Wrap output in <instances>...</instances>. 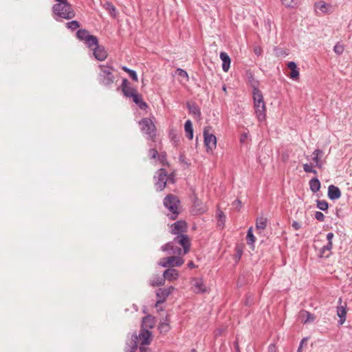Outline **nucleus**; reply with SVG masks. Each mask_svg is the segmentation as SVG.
Returning <instances> with one entry per match:
<instances>
[{"label": "nucleus", "instance_id": "1", "mask_svg": "<svg viewBox=\"0 0 352 352\" xmlns=\"http://www.w3.org/2000/svg\"><path fill=\"white\" fill-rule=\"evenodd\" d=\"M190 239L187 235L177 236L173 241L162 247L163 251H168L170 254L179 256L188 252Z\"/></svg>", "mask_w": 352, "mask_h": 352}, {"label": "nucleus", "instance_id": "2", "mask_svg": "<svg viewBox=\"0 0 352 352\" xmlns=\"http://www.w3.org/2000/svg\"><path fill=\"white\" fill-rule=\"evenodd\" d=\"M100 72L98 75V80L103 86H110L114 82V76L112 74L113 68L108 65H100Z\"/></svg>", "mask_w": 352, "mask_h": 352}, {"label": "nucleus", "instance_id": "3", "mask_svg": "<svg viewBox=\"0 0 352 352\" xmlns=\"http://www.w3.org/2000/svg\"><path fill=\"white\" fill-rule=\"evenodd\" d=\"M54 12L61 18L70 19L74 17L75 13L67 1L58 3L53 7Z\"/></svg>", "mask_w": 352, "mask_h": 352}, {"label": "nucleus", "instance_id": "4", "mask_svg": "<svg viewBox=\"0 0 352 352\" xmlns=\"http://www.w3.org/2000/svg\"><path fill=\"white\" fill-rule=\"evenodd\" d=\"M204 142L208 153L212 152L217 146V138L211 126H206L204 130Z\"/></svg>", "mask_w": 352, "mask_h": 352}, {"label": "nucleus", "instance_id": "5", "mask_svg": "<svg viewBox=\"0 0 352 352\" xmlns=\"http://www.w3.org/2000/svg\"><path fill=\"white\" fill-rule=\"evenodd\" d=\"M141 131L148 135L151 139L155 138L156 127L153 121L150 118H144L139 122Z\"/></svg>", "mask_w": 352, "mask_h": 352}, {"label": "nucleus", "instance_id": "6", "mask_svg": "<svg viewBox=\"0 0 352 352\" xmlns=\"http://www.w3.org/2000/svg\"><path fill=\"white\" fill-rule=\"evenodd\" d=\"M164 204L175 217H172L173 219H175L176 214H178V209L179 206V201L178 198L173 195H167L164 200Z\"/></svg>", "mask_w": 352, "mask_h": 352}, {"label": "nucleus", "instance_id": "7", "mask_svg": "<svg viewBox=\"0 0 352 352\" xmlns=\"http://www.w3.org/2000/svg\"><path fill=\"white\" fill-rule=\"evenodd\" d=\"M184 260L177 256H172L166 258L160 259L159 265L166 267H179L183 265Z\"/></svg>", "mask_w": 352, "mask_h": 352}, {"label": "nucleus", "instance_id": "8", "mask_svg": "<svg viewBox=\"0 0 352 352\" xmlns=\"http://www.w3.org/2000/svg\"><path fill=\"white\" fill-rule=\"evenodd\" d=\"M157 181L155 183V187L157 191H162L166 185L168 181L167 172L164 168H160L156 173Z\"/></svg>", "mask_w": 352, "mask_h": 352}, {"label": "nucleus", "instance_id": "9", "mask_svg": "<svg viewBox=\"0 0 352 352\" xmlns=\"http://www.w3.org/2000/svg\"><path fill=\"white\" fill-rule=\"evenodd\" d=\"M186 232L187 224L184 221H177L171 226V232L174 234L185 235L184 233Z\"/></svg>", "mask_w": 352, "mask_h": 352}, {"label": "nucleus", "instance_id": "10", "mask_svg": "<svg viewBox=\"0 0 352 352\" xmlns=\"http://www.w3.org/2000/svg\"><path fill=\"white\" fill-rule=\"evenodd\" d=\"M142 345H148L152 340V333L148 329H142L138 337H135Z\"/></svg>", "mask_w": 352, "mask_h": 352}, {"label": "nucleus", "instance_id": "11", "mask_svg": "<svg viewBox=\"0 0 352 352\" xmlns=\"http://www.w3.org/2000/svg\"><path fill=\"white\" fill-rule=\"evenodd\" d=\"M174 287L170 286L167 288H160L157 291L156 295L159 298L157 301L156 305L165 301L166 298L172 293L174 290Z\"/></svg>", "mask_w": 352, "mask_h": 352}, {"label": "nucleus", "instance_id": "12", "mask_svg": "<svg viewBox=\"0 0 352 352\" xmlns=\"http://www.w3.org/2000/svg\"><path fill=\"white\" fill-rule=\"evenodd\" d=\"M165 280L173 281L179 278V272L174 268H169L166 270L163 273Z\"/></svg>", "mask_w": 352, "mask_h": 352}, {"label": "nucleus", "instance_id": "13", "mask_svg": "<svg viewBox=\"0 0 352 352\" xmlns=\"http://www.w3.org/2000/svg\"><path fill=\"white\" fill-rule=\"evenodd\" d=\"M94 55L98 60H104L107 57V52L104 48L99 45L98 47L93 48Z\"/></svg>", "mask_w": 352, "mask_h": 352}, {"label": "nucleus", "instance_id": "14", "mask_svg": "<svg viewBox=\"0 0 352 352\" xmlns=\"http://www.w3.org/2000/svg\"><path fill=\"white\" fill-rule=\"evenodd\" d=\"M341 191L338 187L334 185H330L328 188L327 195L331 200H336L341 197Z\"/></svg>", "mask_w": 352, "mask_h": 352}, {"label": "nucleus", "instance_id": "15", "mask_svg": "<svg viewBox=\"0 0 352 352\" xmlns=\"http://www.w3.org/2000/svg\"><path fill=\"white\" fill-rule=\"evenodd\" d=\"M287 67L291 70L288 76L293 80L298 79L300 74L296 63L294 61H290L287 64Z\"/></svg>", "mask_w": 352, "mask_h": 352}, {"label": "nucleus", "instance_id": "16", "mask_svg": "<svg viewBox=\"0 0 352 352\" xmlns=\"http://www.w3.org/2000/svg\"><path fill=\"white\" fill-rule=\"evenodd\" d=\"M257 118L262 121L265 119V104H254Z\"/></svg>", "mask_w": 352, "mask_h": 352}, {"label": "nucleus", "instance_id": "17", "mask_svg": "<svg viewBox=\"0 0 352 352\" xmlns=\"http://www.w3.org/2000/svg\"><path fill=\"white\" fill-rule=\"evenodd\" d=\"M299 318L301 320V322L304 324L312 322L315 320L314 315L306 310H302L300 311Z\"/></svg>", "mask_w": 352, "mask_h": 352}, {"label": "nucleus", "instance_id": "18", "mask_svg": "<svg viewBox=\"0 0 352 352\" xmlns=\"http://www.w3.org/2000/svg\"><path fill=\"white\" fill-rule=\"evenodd\" d=\"M126 82L127 80L124 79L122 82V91L126 97L133 98L138 94V91L131 87L127 86Z\"/></svg>", "mask_w": 352, "mask_h": 352}, {"label": "nucleus", "instance_id": "19", "mask_svg": "<svg viewBox=\"0 0 352 352\" xmlns=\"http://www.w3.org/2000/svg\"><path fill=\"white\" fill-rule=\"evenodd\" d=\"M337 316L339 317L338 324L342 325L346 320V305H340L337 307Z\"/></svg>", "mask_w": 352, "mask_h": 352}, {"label": "nucleus", "instance_id": "20", "mask_svg": "<svg viewBox=\"0 0 352 352\" xmlns=\"http://www.w3.org/2000/svg\"><path fill=\"white\" fill-rule=\"evenodd\" d=\"M220 58L221 59L222 63V69L224 72H228L230 69L231 59L227 53L224 52H221L220 53Z\"/></svg>", "mask_w": 352, "mask_h": 352}, {"label": "nucleus", "instance_id": "21", "mask_svg": "<svg viewBox=\"0 0 352 352\" xmlns=\"http://www.w3.org/2000/svg\"><path fill=\"white\" fill-rule=\"evenodd\" d=\"M155 324V318L151 316H147L143 318L142 329H153Z\"/></svg>", "mask_w": 352, "mask_h": 352}, {"label": "nucleus", "instance_id": "22", "mask_svg": "<svg viewBox=\"0 0 352 352\" xmlns=\"http://www.w3.org/2000/svg\"><path fill=\"white\" fill-rule=\"evenodd\" d=\"M170 319L168 316H166L165 318H164L162 320V321H161V322L159 324V327H158V329L160 331V333H167L170 329Z\"/></svg>", "mask_w": 352, "mask_h": 352}, {"label": "nucleus", "instance_id": "23", "mask_svg": "<svg viewBox=\"0 0 352 352\" xmlns=\"http://www.w3.org/2000/svg\"><path fill=\"white\" fill-rule=\"evenodd\" d=\"M165 282L164 276L156 275L150 280V285L153 287L162 286L165 284Z\"/></svg>", "mask_w": 352, "mask_h": 352}, {"label": "nucleus", "instance_id": "24", "mask_svg": "<svg viewBox=\"0 0 352 352\" xmlns=\"http://www.w3.org/2000/svg\"><path fill=\"white\" fill-rule=\"evenodd\" d=\"M309 184L310 190L314 193L319 191L321 186L320 182L317 177L311 179L309 182Z\"/></svg>", "mask_w": 352, "mask_h": 352}, {"label": "nucleus", "instance_id": "25", "mask_svg": "<svg viewBox=\"0 0 352 352\" xmlns=\"http://www.w3.org/2000/svg\"><path fill=\"white\" fill-rule=\"evenodd\" d=\"M184 131L186 133V136L189 140H192L193 138V129L192 124L190 120H186V122H185Z\"/></svg>", "mask_w": 352, "mask_h": 352}, {"label": "nucleus", "instance_id": "26", "mask_svg": "<svg viewBox=\"0 0 352 352\" xmlns=\"http://www.w3.org/2000/svg\"><path fill=\"white\" fill-rule=\"evenodd\" d=\"M315 9L321 11L322 13L329 12L331 6L324 1H319L315 3Z\"/></svg>", "mask_w": 352, "mask_h": 352}, {"label": "nucleus", "instance_id": "27", "mask_svg": "<svg viewBox=\"0 0 352 352\" xmlns=\"http://www.w3.org/2000/svg\"><path fill=\"white\" fill-rule=\"evenodd\" d=\"M254 104L265 103L263 100V96L262 92L258 89H254L252 91Z\"/></svg>", "mask_w": 352, "mask_h": 352}, {"label": "nucleus", "instance_id": "28", "mask_svg": "<svg viewBox=\"0 0 352 352\" xmlns=\"http://www.w3.org/2000/svg\"><path fill=\"white\" fill-rule=\"evenodd\" d=\"M103 8L109 12V14L113 16V18H116L117 16V10L116 7L110 2L106 1L103 4Z\"/></svg>", "mask_w": 352, "mask_h": 352}, {"label": "nucleus", "instance_id": "29", "mask_svg": "<svg viewBox=\"0 0 352 352\" xmlns=\"http://www.w3.org/2000/svg\"><path fill=\"white\" fill-rule=\"evenodd\" d=\"M133 101L141 109H145L147 107V104L143 101L142 97L140 94H137L134 97L132 98Z\"/></svg>", "mask_w": 352, "mask_h": 352}, {"label": "nucleus", "instance_id": "30", "mask_svg": "<svg viewBox=\"0 0 352 352\" xmlns=\"http://www.w3.org/2000/svg\"><path fill=\"white\" fill-rule=\"evenodd\" d=\"M217 225L219 227L223 228L226 219V216L223 213L222 210L218 209L217 211Z\"/></svg>", "mask_w": 352, "mask_h": 352}, {"label": "nucleus", "instance_id": "31", "mask_svg": "<svg viewBox=\"0 0 352 352\" xmlns=\"http://www.w3.org/2000/svg\"><path fill=\"white\" fill-rule=\"evenodd\" d=\"M76 36L78 39L81 41H84L85 43L87 42L88 39L90 38V37L92 36L89 34V32L86 30H79L77 33Z\"/></svg>", "mask_w": 352, "mask_h": 352}, {"label": "nucleus", "instance_id": "32", "mask_svg": "<svg viewBox=\"0 0 352 352\" xmlns=\"http://www.w3.org/2000/svg\"><path fill=\"white\" fill-rule=\"evenodd\" d=\"M267 223V220L263 217H258L256 220V228L258 230H264Z\"/></svg>", "mask_w": 352, "mask_h": 352}, {"label": "nucleus", "instance_id": "33", "mask_svg": "<svg viewBox=\"0 0 352 352\" xmlns=\"http://www.w3.org/2000/svg\"><path fill=\"white\" fill-rule=\"evenodd\" d=\"M85 44L88 47L93 50V48L98 47V38L96 36L92 35L90 38L85 42Z\"/></svg>", "mask_w": 352, "mask_h": 352}, {"label": "nucleus", "instance_id": "34", "mask_svg": "<svg viewBox=\"0 0 352 352\" xmlns=\"http://www.w3.org/2000/svg\"><path fill=\"white\" fill-rule=\"evenodd\" d=\"M248 82L252 87L253 90L258 89L259 82L258 80L254 78L253 74H252L251 73L248 74Z\"/></svg>", "mask_w": 352, "mask_h": 352}, {"label": "nucleus", "instance_id": "35", "mask_svg": "<svg viewBox=\"0 0 352 352\" xmlns=\"http://www.w3.org/2000/svg\"><path fill=\"white\" fill-rule=\"evenodd\" d=\"M332 247H333V244H331L330 243H327V244L324 246H323L320 250V255L319 256L320 257H329V254L327 255H324V253L326 251H330L331 249H332Z\"/></svg>", "mask_w": 352, "mask_h": 352}, {"label": "nucleus", "instance_id": "36", "mask_svg": "<svg viewBox=\"0 0 352 352\" xmlns=\"http://www.w3.org/2000/svg\"><path fill=\"white\" fill-rule=\"evenodd\" d=\"M316 206H317L318 208H319L320 210H321L322 211L327 210V209L329 208V204L325 200L318 199L316 201Z\"/></svg>", "mask_w": 352, "mask_h": 352}, {"label": "nucleus", "instance_id": "37", "mask_svg": "<svg viewBox=\"0 0 352 352\" xmlns=\"http://www.w3.org/2000/svg\"><path fill=\"white\" fill-rule=\"evenodd\" d=\"M282 3L287 8H294L296 6L300 0H280Z\"/></svg>", "mask_w": 352, "mask_h": 352}, {"label": "nucleus", "instance_id": "38", "mask_svg": "<svg viewBox=\"0 0 352 352\" xmlns=\"http://www.w3.org/2000/svg\"><path fill=\"white\" fill-rule=\"evenodd\" d=\"M246 239H247V243L248 244H253L256 240V238L255 236H254L253 234V232H252V228L250 227L248 230V233H247V236H246Z\"/></svg>", "mask_w": 352, "mask_h": 352}, {"label": "nucleus", "instance_id": "39", "mask_svg": "<svg viewBox=\"0 0 352 352\" xmlns=\"http://www.w3.org/2000/svg\"><path fill=\"white\" fill-rule=\"evenodd\" d=\"M137 348V341L131 340L129 346L125 347L124 352H134Z\"/></svg>", "mask_w": 352, "mask_h": 352}, {"label": "nucleus", "instance_id": "40", "mask_svg": "<svg viewBox=\"0 0 352 352\" xmlns=\"http://www.w3.org/2000/svg\"><path fill=\"white\" fill-rule=\"evenodd\" d=\"M334 52L340 55L344 52V46L341 45L340 43H336V45L333 47Z\"/></svg>", "mask_w": 352, "mask_h": 352}, {"label": "nucleus", "instance_id": "41", "mask_svg": "<svg viewBox=\"0 0 352 352\" xmlns=\"http://www.w3.org/2000/svg\"><path fill=\"white\" fill-rule=\"evenodd\" d=\"M175 74L181 78V80L184 78H188V74L186 72L182 69H177Z\"/></svg>", "mask_w": 352, "mask_h": 352}, {"label": "nucleus", "instance_id": "42", "mask_svg": "<svg viewBox=\"0 0 352 352\" xmlns=\"http://www.w3.org/2000/svg\"><path fill=\"white\" fill-rule=\"evenodd\" d=\"M80 26L79 23L76 21H72L67 23V27L72 30H76Z\"/></svg>", "mask_w": 352, "mask_h": 352}, {"label": "nucleus", "instance_id": "43", "mask_svg": "<svg viewBox=\"0 0 352 352\" xmlns=\"http://www.w3.org/2000/svg\"><path fill=\"white\" fill-rule=\"evenodd\" d=\"M314 217L316 220L322 222L324 220V215L322 212L317 211L315 212Z\"/></svg>", "mask_w": 352, "mask_h": 352}, {"label": "nucleus", "instance_id": "44", "mask_svg": "<svg viewBox=\"0 0 352 352\" xmlns=\"http://www.w3.org/2000/svg\"><path fill=\"white\" fill-rule=\"evenodd\" d=\"M158 155H159V154H158V152L157 150L151 148L148 151V156L151 158L156 159V158H157Z\"/></svg>", "mask_w": 352, "mask_h": 352}, {"label": "nucleus", "instance_id": "45", "mask_svg": "<svg viewBox=\"0 0 352 352\" xmlns=\"http://www.w3.org/2000/svg\"><path fill=\"white\" fill-rule=\"evenodd\" d=\"M157 160L160 162L162 166L168 165L166 156L164 155H159Z\"/></svg>", "mask_w": 352, "mask_h": 352}, {"label": "nucleus", "instance_id": "46", "mask_svg": "<svg viewBox=\"0 0 352 352\" xmlns=\"http://www.w3.org/2000/svg\"><path fill=\"white\" fill-rule=\"evenodd\" d=\"M232 206L236 210H239L241 206V202L240 200L236 199L234 201H233Z\"/></svg>", "mask_w": 352, "mask_h": 352}, {"label": "nucleus", "instance_id": "47", "mask_svg": "<svg viewBox=\"0 0 352 352\" xmlns=\"http://www.w3.org/2000/svg\"><path fill=\"white\" fill-rule=\"evenodd\" d=\"M312 168H313V167L310 164H303V170L306 173H309V172L312 171Z\"/></svg>", "mask_w": 352, "mask_h": 352}, {"label": "nucleus", "instance_id": "48", "mask_svg": "<svg viewBox=\"0 0 352 352\" xmlns=\"http://www.w3.org/2000/svg\"><path fill=\"white\" fill-rule=\"evenodd\" d=\"M129 76L135 81H138V76L136 74V72L133 70H131L129 74Z\"/></svg>", "mask_w": 352, "mask_h": 352}, {"label": "nucleus", "instance_id": "49", "mask_svg": "<svg viewBox=\"0 0 352 352\" xmlns=\"http://www.w3.org/2000/svg\"><path fill=\"white\" fill-rule=\"evenodd\" d=\"M292 226L295 230H298L301 228V224L296 221H294L292 223Z\"/></svg>", "mask_w": 352, "mask_h": 352}, {"label": "nucleus", "instance_id": "50", "mask_svg": "<svg viewBox=\"0 0 352 352\" xmlns=\"http://www.w3.org/2000/svg\"><path fill=\"white\" fill-rule=\"evenodd\" d=\"M208 210V207L206 205L199 204V214L205 213Z\"/></svg>", "mask_w": 352, "mask_h": 352}, {"label": "nucleus", "instance_id": "51", "mask_svg": "<svg viewBox=\"0 0 352 352\" xmlns=\"http://www.w3.org/2000/svg\"><path fill=\"white\" fill-rule=\"evenodd\" d=\"M323 154V151L320 149H316L313 153H312V155H316L318 156V157H320V156Z\"/></svg>", "mask_w": 352, "mask_h": 352}, {"label": "nucleus", "instance_id": "52", "mask_svg": "<svg viewBox=\"0 0 352 352\" xmlns=\"http://www.w3.org/2000/svg\"><path fill=\"white\" fill-rule=\"evenodd\" d=\"M199 294L200 293H204L207 292L206 287L202 284V283L199 280Z\"/></svg>", "mask_w": 352, "mask_h": 352}, {"label": "nucleus", "instance_id": "53", "mask_svg": "<svg viewBox=\"0 0 352 352\" xmlns=\"http://www.w3.org/2000/svg\"><path fill=\"white\" fill-rule=\"evenodd\" d=\"M334 236V234L333 232H329L327 233V239L328 241V243H330L331 244H333L332 243V239L333 238Z\"/></svg>", "mask_w": 352, "mask_h": 352}, {"label": "nucleus", "instance_id": "54", "mask_svg": "<svg viewBox=\"0 0 352 352\" xmlns=\"http://www.w3.org/2000/svg\"><path fill=\"white\" fill-rule=\"evenodd\" d=\"M140 352H148V349L146 346H140Z\"/></svg>", "mask_w": 352, "mask_h": 352}, {"label": "nucleus", "instance_id": "55", "mask_svg": "<svg viewBox=\"0 0 352 352\" xmlns=\"http://www.w3.org/2000/svg\"><path fill=\"white\" fill-rule=\"evenodd\" d=\"M313 161H314L316 162V164H318V162H320V157H318V156H315V155H313V158H312Z\"/></svg>", "mask_w": 352, "mask_h": 352}, {"label": "nucleus", "instance_id": "56", "mask_svg": "<svg viewBox=\"0 0 352 352\" xmlns=\"http://www.w3.org/2000/svg\"><path fill=\"white\" fill-rule=\"evenodd\" d=\"M122 70H124L125 72H126L127 74H129L131 69L127 68L126 67L124 66L122 67Z\"/></svg>", "mask_w": 352, "mask_h": 352}, {"label": "nucleus", "instance_id": "57", "mask_svg": "<svg viewBox=\"0 0 352 352\" xmlns=\"http://www.w3.org/2000/svg\"><path fill=\"white\" fill-rule=\"evenodd\" d=\"M307 338H303L301 341H300V346H301L302 347V345L307 342Z\"/></svg>", "mask_w": 352, "mask_h": 352}, {"label": "nucleus", "instance_id": "58", "mask_svg": "<svg viewBox=\"0 0 352 352\" xmlns=\"http://www.w3.org/2000/svg\"><path fill=\"white\" fill-rule=\"evenodd\" d=\"M316 166L318 168H322V163L320 162H320H318V164H316Z\"/></svg>", "mask_w": 352, "mask_h": 352}, {"label": "nucleus", "instance_id": "59", "mask_svg": "<svg viewBox=\"0 0 352 352\" xmlns=\"http://www.w3.org/2000/svg\"><path fill=\"white\" fill-rule=\"evenodd\" d=\"M188 265L190 267H195V265L193 264L192 262H190Z\"/></svg>", "mask_w": 352, "mask_h": 352}, {"label": "nucleus", "instance_id": "60", "mask_svg": "<svg viewBox=\"0 0 352 352\" xmlns=\"http://www.w3.org/2000/svg\"><path fill=\"white\" fill-rule=\"evenodd\" d=\"M221 332L222 331L221 329H218L216 332V335L218 336V335H221Z\"/></svg>", "mask_w": 352, "mask_h": 352}, {"label": "nucleus", "instance_id": "61", "mask_svg": "<svg viewBox=\"0 0 352 352\" xmlns=\"http://www.w3.org/2000/svg\"><path fill=\"white\" fill-rule=\"evenodd\" d=\"M247 138V135L246 134H243V137L241 138V141L243 142L245 138Z\"/></svg>", "mask_w": 352, "mask_h": 352}, {"label": "nucleus", "instance_id": "62", "mask_svg": "<svg viewBox=\"0 0 352 352\" xmlns=\"http://www.w3.org/2000/svg\"><path fill=\"white\" fill-rule=\"evenodd\" d=\"M310 173H313L314 175H317L318 174V172L315 169H314V168H312V171H311Z\"/></svg>", "mask_w": 352, "mask_h": 352}, {"label": "nucleus", "instance_id": "63", "mask_svg": "<svg viewBox=\"0 0 352 352\" xmlns=\"http://www.w3.org/2000/svg\"><path fill=\"white\" fill-rule=\"evenodd\" d=\"M342 302V298H340L338 299V304H339V305H338V306H340V305H341Z\"/></svg>", "mask_w": 352, "mask_h": 352}, {"label": "nucleus", "instance_id": "64", "mask_svg": "<svg viewBox=\"0 0 352 352\" xmlns=\"http://www.w3.org/2000/svg\"><path fill=\"white\" fill-rule=\"evenodd\" d=\"M254 52H255V54H257V55H260V50H256H256H254Z\"/></svg>", "mask_w": 352, "mask_h": 352}]
</instances>
